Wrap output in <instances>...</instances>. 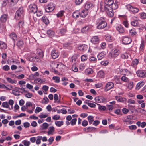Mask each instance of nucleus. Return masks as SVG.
Wrapping results in <instances>:
<instances>
[{
  "label": "nucleus",
  "instance_id": "nucleus-23",
  "mask_svg": "<svg viewBox=\"0 0 146 146\" xmlns=\"http://www.w3.org/2000/svg\"><path fill=\"white\" fill-rule=\"evenodd\" d=\"M6 79L8 82L11 84H16L17 83V80L14 79H12L10 78L7 77Z\"/></svg>",
  "mask_w": 146,
  "mask_h": 146
},
{
  "label": "nucleus",
  "instance_id": "nucleus-45",
  "mask_svg": "<svg viewBox=\"0 0 146 146\" xmlns=\"http://www.w3.org/2000/svg\"><path fill=\"white\" fill-rule=\"evenodd\" d=\"M64 46L65 48H67L69 49L72 48V47L70 46V44L69 43H66L64 44Z\"/></svg>",
  "mask_w": 146,
  "mask_h": 146
},
{
  "label": "nucleus",
  "instance_id": "nucleus-18",
  "mask_svg": "<svg viewBox=\"0 0 146 146\" xmlns=\"http://www.w3.org/2000/svg\"><path fill=\"white\" fill-rule=\"evenodd\" d=\"M55 128L53 126L50 127H49L48 131L47 132L48 135H52L54 133Z\"/></svg>",
  "mask_w": 146,
  "mask_h": 146
},
{
  "label": "nucleus",
  "instance_id": "nucleus-50",
  "mask_svg": "<svg viewBox=\"0 0 146 146\" xmlns=\"http://www.w3.org/2000/svg\"><path fill=\"white\" fill-rule=\"evenodd\" d=\"M77 119L76 118L73 119L70 121V123L71 125L73 126L75 125L76 123Z\"/></svg>",
  "mask_w": 146,
  "mask_h": 146
},
{
  "label": "nucleus",
  "instance_id": "nucleus-14",
  "mask_svg": "<svg viewBox=\"0 0 146 146\" xmlns=\"http://www.w3.org/2000/svg\"><path fill=\"white\" fill-rule=\"evenodd\" d=\"M131 41V39L128 37H124L122 40L123 43L125 44H130Z\"/></svg>",
  "mask_w": 146,
  "mask_h": 146
},
{
  "label": "nucleus",
  "instance_id": "nucleus-39",
  "mask_svg": "<svg viewBox=\"0 0 146 146\" xmlns=\"http://www.w3.org/2000/svg\"><path fill=\"white\" fill-rule=\"evenodd\" d=\"M93 6L92 3H86L85 5V8L86 10H87L88 9Z\"/></svg>",
  "mask_w": 146,
  "mask_h": 146
},
{
  "label": "nucleus",
  "instance_id": "nucleus-40",
  "mask_svg": "<svg viewBox=\"0 0 146 146\" xmlns=\"http://www.w3.org/2000/svg\"><path fill=\"white\" fill-rule=\"evenodd\" d=\"M118 5L117 4V3L116 2V1H115V3H113L111 5V7L112 9H115L118 8Z\"/></svg>",
  "mask_w": 146,
  "mask_h": 146
},
{
  "label": "nucleus",
  "instance_id": "nucleus-30",
  "mask_svg": "<svg viewBox=\"0 0 146 146\" xmlns=\"http://www.w3.org/2000/svg\"><path fill=\"white\" fill-rule=\"evenodd\" d=\"M144 85V83L143 82H140L138 83L136 86V89L137 90H139Z\"/></svg>",
  "mask_w": 146,
  "mask_h": 146
},
{
  "label": "nucleus",
  "instance_id": "nucleus-52",
  "mask_svg": "<svg viewBox=\"0 0 146 146\" xmlns=\"http://www.w3.org/2000/svg\"><path fill=\"white\" fill-rule=\"evenodd\" d=\"M49 101V100L47 97H44L42 101V103L43 104H47Z\"/></svg>",
  "mask_w": 146,
  "mask_h": 146
},
{
  "label": "nucleus",
  "instance_id": "nucleus-3",
  "mask_svg": "<svg viewBox=\"0 0 146 146\" xmlns=\"http://www.w3.org/2000/svg\"><path fill=\"white\" fill-rule=\"evenodd\" d=\"M120 52V50L119 49L114 48L112 50L111 52H110L108 54V57L110 58H115L118 56Z\"/></svg>",
  "mask_w": 146,
  "mask_h": 146
},
{
  "label": "nucleus",
  "instance_id": "nucleus-22",
  "mask_svg": "<svg viewBox=\"0 0 146 146\" xmlns=\"http://www.w3.org/2000/svg\"><path fill=\"white\" fill-rule=\"evenodd\" d=\"M47 33L48 36L51 37H53L55 35L54 32L51 29L48 30Z\"/></svg>",
  "mask_w": 146,
  "mask_h": 146
},
{
  "label": "nucleus",
  "instance_id": "nucleus-64",
  "mask_svg": "<svg viewBox=\"0 0 146 146\" xmlns=\"http://www.w3.org/2000/svg\"><path fill=\"white\" fill-rule=\"evenodd\" d=\"M2 68L5 71H8L10 69L9 66L7 65H6L3 66Z\"/></svg>",
  "mask_w": 146,
  "mask_h": 146
},
{
  "label": "nucleus",
  "instance_id": "nucleus-56",
  "mask_svg": "<svg viewBox=\"0 0 146 146\" xmlns=\"http://www.w3.org/2000/svg\"><path fill=\"white\" fill-rule=\"evenodd\" d=\"M23 143L25 146H29L30 144V142L26 140L23 141Z\"/></svg>",
  "mask_w": 146,
  "mask_h": 146
},
{
  "label": "nucleus",
  "instance_id": "nucleus-24",
  "mask_svg": "<svg viewBox=\"0 0 146 146\" xmlns=\"http://www.w3.org/2000/svg\"><path fill=\"white\" fill-rule=\"evenodd\" d=\"M48 124L46 123H44L41 125L40 129L42 130H46L48 127Z\"/></svg>",
  "mask_w": 146,
  "mask_h": 146
},
{
  "label": "nucleus",
  "instance_id": "nucleus-17",
  "mask_svg": "<svg viewBox=\"0 0 146 146\" xmlns=\"http://www.w3.org/2000/svg\"><path fill=\"white\" fill-rule=\"evenodd\" d=\"M91 42L94 44H98L99 42V39L97 36H94L91 39Z\"/></svg>",
  "mask_w": 146,
  "mask_h": 146
},
{
  "label": "nucleus",
  "instance_id": "nucleus-38",
  "mask_svg": "<svg viewBox=\"0 0 146 146\" xmlns=\"http://www.w3.org/2000/svg\"><path fill=\"white\" fill-rule=\"evenodd\" d=\"M104 3L106 5L111 6L114 3V1H104Z\"/></svg>",
  "mask_w": 146,
  "mask_h": 146
},
{
  "label": "nucleus",
  "instance_id": "nucleus-1",
  "mask_svg": "<svg viewBox=\"0 0 146 146\" xmlns=\"http://www.w3.org/2000/svg\"><path fill=\"white\" fill-rule=\"evenodd\" d=\"M96 24L97 25V28L99 29L104 28L107 25L105 19L102 17H101L96 20Z\"/></svg>",
  "mask_w": 146,
  "mask_h": 146
},
{
  "label": "nucleus",
  "instance_id": "nucleus-13",
  "mask_svg": "<svg viewBox=\"0 0 146 146\" xmlns=\"http://www.w3.org/2000/svg\"><path fill=\"white\" fill-rule=\"evenodd\" d=\"M59 54L58 51L56 50H53L52 51L51 56L54 59L57 58L59 56Z\"/></svg>",
  "mask_w": 146,
  "mask_h": 146
},
{
  "label": "nucleus",
  "instance_id": "nucleus-48",
  "mask_svg": "<svg viewBox=\"0 0 146 146\" xmlns=\"http://www.w3.org/2000/svg\"><path fill=\"white\" fill-rule=\"evenodd\" d=\"M95 100L96 102L98 103L101 102V96H97L95 97Z\"/></svg>",
  "mask_w": 146,
  "mask_h": 146
},
{
  "label": "nucleus",
  "instance_id": "nucleus-47",
  "mask_svg": "<svg viewBox=\"0 0 146 146\" xmlns=\"http://www.w3.org/2000/svg\"><path fill=\"white\" fill-rule=\"evenodd\" d=\"M66 28H62L60 30V33L62 35H63L66 32Z\"/></svg>",
  "mask_w": 146,
  "mask_h": 146
},
{
  "label": "nucleus",
  "instance_id": "nucleus-44",
  "mask_svg": "<svg viewBox=\"0 0 146 146\" xmlns=\"http://www.w3.org/2000/svg\"><path fill=\"white\" fill-rule=\"evenodd\" d=\"M52 79L54 80L56 83H59L60 82V78L59 77L54 76L52 78Z\"/></svg>",
  "mask_w": 146,
  "mask_h": 146
},
{
  "label": "nucleus",
  "instance_id": "nucleus-10",
  "mask_svg": "<svg viewBox=\"0 0 146 146\" xmlns=\"http://www.w3.org/2000/svg\"><path fill=\"white\" fill-rule=\"evenodd\" d=\"M114 86V84L111 82H109L107 83L105 87V89L106 91H108L112 88Z\"/></svg>",
  "mask_w": 146,
  "mask_h": 146
},
{
  "label": "nucleus",
  "instance_id": "nucleus-32",
  "mask_svg": "<svg viewBox=\"0 0 146 146\" xmlns=\"http://www.w3.org/2000/svg\"><path fill=\"white\" fill-rule=\"evenodd\" d=\"M7 48L6 44L3 42L0 41V48L1 49H6Z\"/></svg>",
  "mask_w": 146,
  "mask_h": 146
},
{
  "label": "nucleus",
  "instance_id": "nucleus-55",
  "mask_svg": "<svg viewBox=\"0 0 146 146\" xmlns=\"http://www.w3.org/2000/svg\"><path fill=\"white\" fill-rule=\"evenodd\" d=\"M42 110V109L40 107H37L35 109V112L36 113H38L41 111Z\"/></svg>",
  "mask_w": 146,
  "mask_h": 146
},
{
  "label": "nucleus",
  "instance_id": "nucleus-12",
  "mask_svg": "<svg viewBox=\"0 0 146 146\" xmlns=\"http://www.w3.org/2000/svg\"><path fill=\"white\" fill-rule=\"evenodd\" d=\"M91 27L89 26H85L81 30V32L83 33H86L90 31Z\"/></svg>",
  "mask_w": 146,
  "mask_h": 146
},
{
  "label": "nucleus",
  "instance_id": "nucleus-9",
  "mask_svg": "<svg viewBox=\"0 0 146 146\" xmlns=\"http://www.w3.org/2000/svg\"><path fill=\"white\" fill-rule=\"evenodd\" d=\"M138 76L139 77L145 78L146 77V70H142L138 71L136 72Z\"/></svg>",
  "mask_w": 146,
  "mask_h": 146
},
{
  "label": "nucleus",
  "instance_id": "nucleus-49",
  "mask_svg": "<svg viewBox=\"0 0 146 146\" xmlns=\"http://www.w3.org/2000/svg\"><path fill=\"white\" fill-rule=\"evenodd\" d=\"M64 12V11H61L56 14L57 17H59L62 16Z\"/></svg>",
  "mask_w": 146,
  "mask_h": 146
},
{
  "label": "nucleus",
  "instance_id": "nucleus-16",
  "mask_svg": "<svg viewBox=\"0 0 146 146\" xmlns=\"http://www.w3.org/2000/svg\"><path fill=\"white\" fill-rule=\"evenodd\" d=\"M135 19H134L131 22V25L134 27L137 26L139 24L138 21L139 20L136 17H134Z\"/></svg>",
  "mask_w": 146,
  "mask_h": 146
},
{
  "label": "nucleus",
  "instance_id": "nucleus-43",
  "mask_svg": "<svg viewBox=\"0 0 146 146\" xmlns=\"http://www.w3.org/2000/svg\"><path fill=\"white\" fill-rule=\"evenodd\" d=\"M42 19L43 22L45 24H47L49 23V20L46 17H43Z\"/></svg>",
  "mask_w": 146,
  "mask_h": 146
},
{
  "label": "nucleus",
  "instance_id": "nucleus-61",
  "mask_svg": "<svg viewBox=\"0 0 146 146\" xmlns=\"http://www.w3.org/2000/svg\"><path fill=\"white\" fill-rule=\"evenodd\" d=\"M121 80L125 82H127L129 81V79L125 76H123L121 78Z\"/></svg>",
  "mask_w": 146,
  "mask_h": 146
},
{
  "label": "nucleus",
  "instance_id": "nucleus-7",
  "mask_svg": "<svg viewBox=\"0 0 146 146\" xmlns=\"http://www.w3.org/2000/svg\"><path fill=\"white\" fill-rule=\"evenodd\" d=\"M105 12L107 13L108 16L110 17H112L113 15V11L112 9L108 7H105Z\"/></svg>",
  "mask_w": 146,
  "mask_h": 146
},
{
  "label": "nucleus",
  "instance_id": "nucleus-35",
  "mask_svg": "<svg viewBox=\"0 0 146 146\" xmlns=\"http://www.w3.org/2000/svg\"><path fill=\"white\" fill-rule=\"evenodd\" d=\"M133 87V82H129L127 86V88L129 89H132Z\"/></svg>",
  "mask_w": 146,
  "mask_h": 146
},
{
  "label": "nucleus",
  "instance_id": "nucleus-19",
  "mask_svg": "<svg viewBox=\"0 0 146 146\" xmlns=\"http://www.w3.org/2000/svg\"><path fill=\"white\" fill-rule=\"evenodd\" d=\"M59 64H60L58 63L53 62H50V64L51 67L54 70L56 68H57Z\"/></svg>",
  "mask_w": 146,
  "mask_h": 146
},
{
  "label": "nucleus",
  "instance_id": "nucleus-20",
  "mask_svg": "<svg viewBox=\"0 0 146 146\" xmlns=\"http://www.w3.org/2000/svg\"><path fill=\"white\" fill-rule=\"evenodd\" d=\"M87 48V46L85 44L79 46L78 47V49L81 51H84Z\"/></svg>",
  "mask_w": 146,
  "mask_h": 146
},
{
  "label": "nucleus",
  "instance_id": "nucleus-27",
  "mask_svg": "<svg viewBox=\"0 0 146 146\" xmlns=\"http://www.w3.org/2000/svg\"><path fill=\"white\" fill-rule=\"evenodd\" d=\"M104 73L102 70H100L97 73V76L98 77L104 78Z\"/></svg>",
  "mask_w": 146,
  "mask_h": 146
},
{
  "label": "nucleus",
  "instance_id": "nucleus-15",
  "mask_svg": "<svg viewBox=\"0 0 146 146\" xmlns=\"http://www.w3.org/2000/svg\"><path fill=\"white\" fill-rule=\"evenodd\" d=\"M37 53L38 54L39 56V58H38L37 56H36L33 58L37 59L42 58L44 56V53L43 51L42 50L39 49L38 50Z\"/></svg>",
  "mask_w": 146,
  "mask_h": 146
},
{
  "label": "nucleus",
  "instance_id": "nucleus-21",
  "mask_svg": "<svg viewBox=\"0 0 146 146\" xmlns=\"http://www.w3.org/2000/svg\"><path fill=\"white\" fill-rule=\"evenodd\" d=\"M88 11L86 10H84L82 11V12L80 13V17L84 18L88 15Z\"/></svg>",
  "mask_w": 146,
  "mask_h": 146
},
{
  "label": "nucleus",
  "instance_id": "nucleus-60",
  "mask_svg": "<svg viewBox=\"0 0 146 146\" xmlns=\"http://www.w3.org/2000/svg\"><path fill=\"white\" fill-rule=\"evenodd\" d=\"M88 131V132H91L92 131H94L96 129V128L93 127H88L87 128Z\"/></svg>",
  "mask_w": 146,
  "mask_h": 146
},
{
  "label": "nucleus",
  "instance_id": "nucleus-4",
  "mask_svg": "<svg viewBox=\"0 0 146 146\" xmlns=\"http://www.w3.org/2000/svg\"><path fill=\"white\" fill-rule=\"evenodd\" d=\"M23 8H20L16 11L15 14V17L17 19L22 18L23 17Z\"/></svg>",
  "mask_w": 146,
  "mask_h": 146
},
{
  "label": "nucleus",
  "instance_id": "nucleus-54",
  "mask_svg": "<svg viewBox=\"0 0 146 146\" xmlns=\"http://www.w3.org/2000/svg\"><path fill=\"white\" fill-rule=\"evenodd\" d=\"M138 63V60L136 59H135L132 61V65L133 66L136 65Z\"/></svg>",
  "mask_w": 146,
  "mask_h": 146
},
{
  "label": "nucleus",
  "instance_id": "nucleus-59",
  "mask_svg": "<svg viewBox=\"0 0 146 146\" xmlns=\"http://www.w3.org/2000/svg\"><path fill=\"white\" fill-rule=\"evenodd\" d=\"M109 63V62L108 60H106L104 61H102L101 62V64L102 65L104 66H106L108 65Z\"/></svg>",
  "mask_w": 146,
  "mask_h": 146
},
{
  "label": "nucleus",
  "instance_id": "nucleus-51",
  "mask_svg": "<svg viewBox=\"0 0 146 146\" xmlns=\"http://www.w3.org/2000/svg\"><path fill=\"white\" fill-rule=\"evenodd\" d=\"M88 58L87 56L86 55H83L81 56V61H84L87 60Z\"/></svg>",
  "mask_w": 146,
  "mask_h": 146
},
{
  "label": "nucleus",
  "instance_id": "nucleus-42",
  "mask_svg": "<svg viewBox=\"0 0 146 146\" xmlns=\"http://www.w3.org/2000/svg\"><path fill=\"white\" fill-rule=\"evenodd\" d=\"M88 119L90 124H91L94 121V117L92 116H89L88 117Z\"/></svg>",
  "mask_w": 146,
  "mask_h": 146
},
{
  "label": "nucleus",
  "instance_id": "nucleus-2",
  "mask_svg": "<svg viewBox=\"0 0 146 146\" xmlns=\"http://www.w3.org/2000/svg\"><path fill=\"white\" fill-rule=\"evenodd\" d=\"M7 19V16L6 14L3 15L0 18V29L2 32L5 31L6 30L5 27L3 23L6 21Z\"/></svg>",
  "mask_w": 146,
  "mask_h": 146
},
{
  "label": "nucleus",
  "instance_id": "nucleus-34",
  "mask_svg": "<svg viewBox=\"0 0 146 146\" xmlns=\"http://www.w3.org/2000/svg\"><path fill=\"white\" fill-rule=\"evenodd\" d=\"M106 39L108 41L111 42L113 40V38L111 36L108 34H107L106 36Z\"/></svg>",
  "mask_w": 146,
  "mask_h": 146
},
{
  "label": "nucleus",
  "instance_id": "nucleus-37",
  "mask_svg": "<svg viewBox=\"0 0 146 146\" xmlns=\"http://www.w3.org/2000/svg\"><path fill=\"white\" fill-rule=\"evenodd\" d=\"M17 44L19 47L21 48L23 46V42L21 40H19L17 42Z\"/></svg>",
  "mask_w": 146,
  "mask_h": 146
},
{
  "label": "nucleus",
  "instance_id": "nucleus-5",
  "mask_svg": "<svg viewBox=\"0 0 146 146\" xmlns=\"http://www.w3.org/2000/svg\"><path fill=\"white\" fill-rule=\"evenodd\" d=\"M126 7L128 10L133 14H135L139 11V9L137 7H134L130 4L126 5Z\"/></svg>",
  "mask_w": 146,
  "mask_h": 146
},
{
  "label": "nucleus",
  "instance_id": "nucleus-28",
  "mask_svg": "<svg viewBox=\"0 0 146 146\" xmlns=\"http://www.w3.org/2000/svg\"><path fill=\"white\" fill-rule=\"evenodd\" d=\"M10 37L14 42L17 40V37L16 34L14 33H12L10 35Z\"/></svg>",
  "mask_w": 146,
  "mask_h": 146
},
{
  "label": "nucleus",
  "instance_id": "nucleus-26",
  "mask_svg": "<svg viewBox=\"0 0 146 146\" xmlns=\"http://www.w3.org/2000/svg\"><path fill=\"white\" fill-rule=\"evenodd\" d=\"M106 55V53L104 52H102L99 53L98 55V58L99 60L102 59L104 58Z\"/></svg>",
  "mask_w": 146,
  "mask_h": 146
},
{
  "label": "nucleus",
  "instance_id": "nucleus-33",
  "mask_svg": "<svg viewBox=\"0 0 146 146\" xmlns=\"http://www.w3.org/2000/svg\"><path fill=\"white\" fill-rule=\"evenodd\" d=\"M93 70L91 68H88L85 70V73L86 75H89L92 74L93 73Z\"/></svg>",
  "mask_w": 146,
  "mask_h": 146
},
{
  "label": "nucleus",
  "instance_id": "nucleus-25",
  "mask_svg": "<svg viewBox=\"0 0 146 146\" xmlns=\"http://www.w3.org/2000/svg\"><path fill=\"white\" fill-rule=\"evenodd\" d=\"M72 15L74 18H77L80 15V13L79 11H76L73 13Z\"/></svg>",
  "mask_w": 146,
  "mask_h": 146
},
{
  "label": "nucleus",
  "instance_id": "nucleus-31",
  "mask_svg": "<svg viewBox=\"0 0 146 146\" xmlns=\"http://www.w3.org/2000/svg\"><path fill=\"white\" fill-rule=\"evenodd\" d=\"M116 99L118 102H123L125 101V98H122L119 96H116L115 97Z\"/></svg>",
  "mask_w": 146,
  "mask_h": 146
},
{
  "label": "nucleus",
  "instance_id": "nucleus-6",
  "mask_svg": "<svg viewBox=\"0 0 146 146\" xmlns=\"http://www.w3.org/2000/svg\"><path fill=\"white\" fill-rule=\"evenodd\" d=\"M55 5L53 3H50L46 6L45 10L47 12H50L53 11L55 8Z\"/></svg>",
  "mask_w": 146,
  "mask_h": 146
},
{
  "label": "nucleus",
  "instance_id": "nucleus-46",
  "mask_svg": "<svg viewBox=\"0 0 146 146\" xmlns=\"http://www.w3.org/2000/svg\"><path fill=\"white\" fill-rule=\"evenodd\" d=\"M42 138V136H38L37 137L36 143L37 144H40L41 143L40 141Z\"/></svg>",
  "mask_w": 146,
  "mask_h": 146
},
{
  "label": "nucleus",
  "instance_id": "nucleus-53",
  "mask_svg": "<svg viewBox=\"0 0 146 146\" xmlns=\"http://www.w3.org/2000/svg\"><path fill=\"white\" fill-rule=\"evenodd\" d=\"M114 79L115 81V82L116 83L118 84H121V83L120 81L119 78L117 77V76H115L114 77Z\"/></svg>",
  "mask_w": 146,
  "mask_h": 146
},
{
  "label": "nucleus",
  "instance_id": "nucleus-29",
  "mask_svg": "<svg viewBox=\"0 0 146 146\" xmlns=\"http://www.w3.org/2000/svg\"><path fill=\"white\" fill-rule=\"evenodd\" d=\"M116 29L121 33H123L124 32V30L123 27L120 25L116 27Z\"/></svg>",
  "mask_w": 146,
  "mask_h": 146
},
{
  "label": "nucleus",
  "instance_id": "nucleus-36",
  "mask_svg": "<svg viewBox=\"0 0 146 146\" xmlns=\"http://www.w3.org/2000/svg\"><path fill=\"white\" fill-rule=\"evenodd\" d=\"M2 106L4 108H8L10 110L9 104L7 102H3L2 104Z\"/></svg>",
  "mask_w": 146,
  "mask_h": 146
},
{
  "label": "nucleus",
  "instance_id": "nucleus-57",
  "mask_svg": "<svg viewBox=\"0 0 146 146\" xmlns=\"http://www.w3.org/2000/svg\"><path fill=\"white\" fill-rule=\"evenodd\" d=\"M142 19H146V13H145L142 12L139 13Z\"/></svg>",
  "mask_w": 146,
  "mask_h": 146
},
{
  "label": "nucleus",
  "instance_id": "nucleus-62",
  "mask_svg": "<svg viewBox=\"0 0 146 146\" xmlns=\"http://www.w3.org/2000/svg\"><path fill=\"white\" fill-rule=\"evenodd\" d=\"M130 33L132 35H134L136 34V32L134 29H132L130 31Z\"/></svg>",
  "mask_w": 146,
  "mask_h": 146
},
{
  "label": "nucleus",
  "instance_id": "nucleus-63",
  "mask_svg": "<svg viewBox=\"0 0 146 146\" xmlns=\"http://www.w3.org/2000/svg\"><path fill=\"white\" fill-rule=\"evenodd\" d=\"M60 115H56L52 117V119L54 120H59L60 118Z\"/></svg>",
  "mask_w": 146,
  "mask_h": 146
},
{
  "label": "nucleus",
  "instance_id": "nucleus-8",
  "mask_svg": "<svg viewBox=\"0 0 146 146\" xmlns=\"http://www.w3.org/2000/svg\"><path fill=\"white\" fill-rule=\"evenodd\" d=\"M30 11L34 13H36L37 11V7L35 4H30L29 6Z\"/></svg>",
  "mask_w": 146,
  "mask_h": 146
},
{
  "label": "nucleus",
  "instance_id": "nucleus-41",
  "mask_svg": "<svg viewBox=\"0 0 146 146\" xmlns=\"http://www.w3.org/2000/svg\"><path fill=\"white\" fill-rule=\"evenodd\" d=\"M55 124L57 126L60 127L63 125L64 122L63 121H56L55 122Z\"/></svg>",
  "mask_w": 146,
  "mask_h": 146
},
{
  "label": "nucleus",
  "instance_id": "nucleus-58",
  "mask_svg": "<svg viewBox=\"0 0 146 146\" xmlns=\"http://www.w3.org/2000/svg\"><path fill=\"white\" fill-rule=\"evenodd\" d=\"M8 103L9 104H9L11 106V108L12 109H13V106L14 104L13 100L12 99L9 100V101Z\"/></svg>",
  "mask_w": 146,
  "mask_h": 146
},
{
  "label": "nucleus",
  "instance_id": "nucleus-11",
  "mask_svg": "<svg viewBox=\"0 0 146 146\" xmlns=\"http://www.w3.org/2000/svg\"><path fill=\"white\" fill-rule=\"evenodd\" d=\"M119 73L120 74L124 75H129L130 74L129 71L127 69H119Z\"/></svg>",
  "mask_w": 146,
  "mask_h": 146
}]
</instances>
